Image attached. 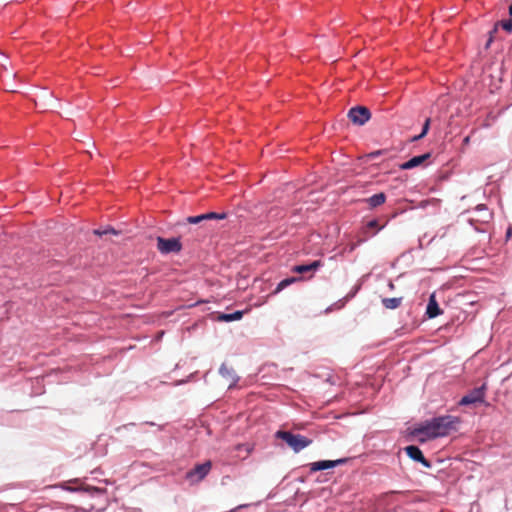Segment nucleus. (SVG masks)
<instances>
[{
    "instance_id": "nucleus-12",
    "label": "nucleus",
    "mask_w": 512,
    "mask_h": 512,
    "mask_svg": "<svg viewBox=\"0 0 512 512\" xmlns=\"http://www.w3.org/2000/svg\"><path fill=\"white\" fill-rule=\"evenodd\" d=\"M365 201L369 204L371 208H375L385 203L386 195L383 192H381L369 197Z\"/></svg>"
},
{
    "instance_id": "nucleus-23",
    "label": "nucleus",
    "mask_w": 512,
    "mask_h": 512,
    "mask_svg": "<svg viewBox=\"0 0 512 512\" xmlns=\"http://www.w3.org/2000/svg\"><path fill=\"white\" fill-rule=\"evenodd\" d=\"M496 31H497V25L495 26V28H494L492 31H490V37H489V39H488V41H487V43H486V45H485V48H486V49H488V48L490 47V45H491V43H492V41H493V34H494Z\"/></svg>"
},
{
    "instance_id": "nucleus-11",
    "label": "nucleus",
    "mask_w": 512,
    "mask_h": 512,
    "mask_svg": "<svg viewBox=\"0 0 512 512\" xmlns=\"http://www.w3.org/2000/svg\"><path fill=\"white\" fill-rule=\"evenodd\" d=\"M429 157H430L429 153H426V154H423V155H419V156H415V157L411 158L410 160H408L407 162L403 163L400 167L403 170L412 169L414 167H417V166L421 165Z\"/></svg>"
},
{
    "instance_id": "nucleus-8",
    "label": "nucleus",
    "mask_w": 512,
    "mask_h": 512,
    "mask_svg": "<svg viewBox=\"0 0 512 512\" xmlns=\"http://www.w3.org/2000/svg\"><path fill=\"white\" fill-rule=\"evenodd\" d=\"M406 454L414 461L420 462L425 467H430V463L425 459L422 451L414 445L407 446L405 448Z\"/></svg>"
},
{
    "instance_id": "nucleus-15",
    "label": "nucleus",
    "mask_w": 512,
    "mask_h": 512,
    "mask_svg": "<svg viewBox=\"0 0 512 512\" xmlns=\"http://www.w3.org/2000/svg\"><path fill=\"white\" fill-rule=\"evenodd\" d=\"M430 122H431L430 118H427L425 120L423 128H422V132L419 135L414 136L412 139L413 141H418V140L422 139L428 133L429 127H430Z\"/></svg>"
},
{
    "instance_id": "nucleus-16",
    "label": "nucleus",
    "mask_w": 512,
    "mask_h": 512,
    "mask_svg": "<svg viewBox=\"0 0 512 512\" xmlns=\"http://www.w3.org/2000/svg\"><path fill=\"white\" fill-rule=\"evenodd\" d=\"M226 213H215V212H209L204 214L205 220H212V219H225Z\"/></svg>"
},
{
    "instance_id": "nucleus-22",
    "label": "nucleus",
    "mask_w": 512,
    "mask_h": 512,
    "mask_svg": "<svg viewBox=\"0 0 512 512\" xmlns=\"http://www.w3.org/2000/svg\"><path fill=\"white\" fill-rule=\"evenodd\" d=\"M367 228H377L379 231L383 228V226H379L378 221L374 219L367 223Z\"/></svg>"
},
{
    "instance_id": "nucleus-14",
    "label": "nucleus",
    "mask_w": 512,
    "mask_h": 512,
    "mask_svg": "<svg viewBox=\"0 0 512 512\" xmlns=\"http://www.w3.org/2000/svg\"><path fill=\"white\" fill-rule=\"evenodd\" d=\"M243 314H244L243 311H235V312L229 313V314L222 313L218 316V319L221 321H225V322H231V321H235V320H240L242 318Z\"/></svg>"
},
{
    "instance_id": "nucleus-29",
    "label": "nucleus",
    "mask_w": 512,
    "mask_h": 512,
    "mask_svg": "<svg viewBox=\"0 0 512 512\" xmlns=\"http://www.w3.org/2000/svg\"><path fill=\"white\" fill-rule=\"evenodd\" d=\"M509 14H510V16H512V3L509 6Z\"/></svg>"
},
{
    "instance_id": "nucleus-4",
    "label": "nucleus",
    "mask_w": 512,
    "mask_h": 512,
    "mask_svg": "<svg viewBox=\"0 0 512 512\" xmlns=\"http://www.w3.org/2000/svg\"><path fill=\"white\" fill-rule=\"evenodd\" d=\"M157 249L163 254L178 253L182 245L178 238L157 237Z\"/></svg>"
},
{
    "instance_id": "nucleus-13",
    "label": "nucleus",
    "mask_w": 512,
    "mask_h": 512,
    "mask_svg": "<svg viewBox=\"0 0 512 512\" xmlns=\"http://www.w3.org/2000/svg\"><path fill=\"white\" fill-rule=\"evenodd\" d=\"M402 297L383 298L382 304L386 309H397L402 304Z\"/></svg>"
},
{
    "instance_id": "nucleus-17",
    "label": "nucleus",
    "mask_w": 512,
    "mask_h": 512,
    "mask_svg": "<svg viewBox=\"0 0 512 512\" xmlns=\"http://www.w3.org/2000/svg\"><path fill=\"white\" fill-rule=\"evenodd\" d=\"M204 214L198 215V216H190L186 218V221L190 224H199L202 221H204Z\"/></svg>"
},
{
    "instance_id": "nucleus-3",
    "label": "nucleus",
    "mask_w": 512,
    "mask_h": 512,
    "mask_svg": "<svg viewBox=\"0 0 512 512\" xmlns=\"http://www.w3.org/2000/svg\"><path fill=\"white\" fill-rule=\"evenodd\" d=\"M348 118L353 124L362 126L370 120L371 113L365 106H356L348 111Z\"/></svg>"
},
{
    "instance_id": "nucleus-10",
    "label": "nucleus",
    "mask_w": 512,
    "mask_h": 512,
    "mask_svg": "<svg viewBox=\"0 0 512 512\" xmlns=\"http://www.w3.org/2000/svg\"><path fill=\"white\" fill-rule=\"evenodd\" d=\"M341 463H344V460L340 459V460H336V461H331V460L317 461V462H314L311 464V471H321V470L330 469V468H333Z\"/></svg>"
},
{
    "instance_id": "nucleus-24",
    "label": "nucleus",
    "mask_w": 512,
    "mask_h": 512,
    "mask_svg": "<svg viewBox=\"0 0 512 512\" xmlns=\"http://www.w3.org/2000/svg\"><path fill=\"white\" fill-rule=\"evenodd\" d=\"M93 233H94L95 235H98V236H103V235L108 234V230H106V229H104V230H102V229H95V230L93 231Z\"/></svg>"
},
{
    "instance_id": "nucleus-28",
    "label": "nucleus",
    "mask_w": 512,
    "mask_h": 512,
    "mask_svg": "<svg viewBox=\"0 0 512 512\" xmlns=\"http://www.w3.org/2000/svg\"><path fill=\"white\" fill-rule=\"evenodd\" d=\"M224 370H226V367L224 365H222L221 368H220V372L223 373Z\"/></svg>"
},
{
    "instance_id": "nucleus-19",
    "label": "nucleus",
    "mask_w": 512,
    "mask_h": 512,
    "mask_svg": "<svg viewBox=\"0 0 512 512\" xmlns=\"http://www.w3.org/2000/svg\"><path fill=\"white\" fill-rule=\"evenodd\" d=\"M497 25H500L508 33L512 32V19L503 20L499 22Z\"/></svg>"
},
{
    "instance_id": "nucleus-21",
    "label": "nucleus",
    "mask_w": 512,
    "mask_h": 512,
    "mask_svg": "<svg viewBox=\"0 0 512 512\" xmlns=\"http://www.w3.org/2000/svg\"><path fill=\"white\" fill-rule=\"evenodd\" d=\"M276 437H277V438H281V439H283L285 442H287V443H288V431L279 430V431L276 433Z\"/></svg>"
},
{
    "instance_id": "nucleus-30",
    "label": "nucleus",
    "mask_w": 512,
    "mask_h": 512,
    "mask_svg": "<svg viewBox=\"0 0 512 512\" xmlns=\"http://www.w3.org/2000/svg\"><path fill=\"white\" fill-rule=\"evenodd\" d=\"M379 154H380V151H377V152L373 153L372 155L374 156V155H379Z\"/></svg>"
},
{
    "instance_id": "nucleus-6",
    "label": "nucleus",
    "mask_w": 512,
    "mask_h": 512,
    "mask_svg": "<svg viewBox=\"0 0 512 512\" xmlns=\"http://www.w3.org/2000/svg\"><path fill=\"white\" fill-rule=\"evenodd\" d=\"M212 464L210 461H206L202 464H198L194 467V469L190 470L187 473V478L193 481H201L211 470Z\"/></svg>"
},
{
    "instance_id": "nucleus-20",
    "label": "nucleus",
    "mask_w": 512,
    "mask_h": 512,
    "mask_svg": "<svg viewBox=\"0 0 512 512\" xmlns=\"http://www.w3.org/2000/svg\"><path fill=\"white\" fill-rule=\"evenodd\" d=\"M288 286V278H285L283 279L279 284L278 286L275 288V290L272 292V294H277L278 292H280L281 290H283L284 288H286Z\"/></svg>"
},
{
    "instance_id": "nucleus-5",
    "label": "nucleus",
    "mask_w": 512,
    "mask_h": 512,
    "mask_svg": "<svg viewBox=\"0 0 512 512\" xmlns=\"http://www.w3.org/2000/svg\"><path fill=\"white\" fill-rule=\"evenodd\" d=\"M486 384L481 385L480 387L474 388L467 395L463 396L460 400L459 404L463 406L475 404V403H483L485 399L486 393Z\"/></svg>"
},
{
    "instance_id": "nucleus-2",
    "label": "nucleus",
    "mask_w": 512,
    "mask_h": 512,
    "mask_svg": "<svg viewBox=\"0 0 512 512\" xmlns=\"http://www.w3.org/2000/svg\"><path fill=\"white\" fill-rule=\"evenodd\" d=\"M322 265L321 261L316 260L309 264L295 265L290 271L301 276H290V284L300 281L311 279L316 270Z\"/></svg>"
},
{
    "instance_id": "nucleus-18",
    "label": "nucleus",
    "mask_w": 512,
    "mask_h": 512,
    "mask_svg": "<svg viewBox=\"0 0 512 512\" xmlns=\"http://www.w3.org/2000/svg\"><path fill=\"white\" fill-rule=\"evenodd\" d=\"M65 489L68 490V491H71V492L78 491V490H84V491H88V492H91V491H93V492H100V489H98L96 487H88V486L87 487H81V488H73V487L67 486V487H65Z\"/></svg>"
},
{
    "instance_id": "nucleus-7",
    "label": "nucleus",
    "mask_w": 512,
    "mask_h": 512,
    "mask_svg": "<svg viewBox=\"0 0 512 512\" xmlns=\"http://www.w3.org/2000/svg\"><path fill=\"white\" fill-rule=\"evenodd\" d=\"M311 443H312L311 439H309L305 436H302L299 434H294V433L290 432V448H292L295 452L301 451L302 449H304Z\"/></svg>"
},
{
    "instance_id": "nucleus-27",
    "label": "nucleus",
    "mask_w": 512,
    "mask_h": 512,
    "mask_svg": "<svg viewBox=\"0 0 512 512\" xmlns=\"http://www.w3.org/2000/svg\"><path fill=\"white\" fill-rule=\"evenodd\" d=\"M388 286H389V288H390L391 290H393V289H394V287H395V286H394V284H393V282H389Z\"/></svg>"
},
{
    "instance_id": "nucleus-26",
    "label": "nucleus",
    "mask_w": 512,
    "mask_h": 512,
    "mask_svg": "<svg viewBox=\"0 0 512 512\" xmlns=\"http://www.w3.org/2000/svg\"><path fill=\"white\" fill-rule=\"evenodd\" d=\"M470 142V136L464 138V143L468 144Z\"/></svg>"
},
{
    "instance_id": "nucleus-1",
    "label": "nucleus",
    "mask_w": 512,
    "mask_h": 512,
    "mask_svg": "<svg viewBox=\"0 0 512 512\" xmlns=\"http://www.w3.org/2000/svg\"><path fill=\"white\" fill-rule=\"evenodd\" d=\"M460 418L452 415H443L427 420L414 428L415 436L422 435L420 442L446 437L458 430Z\"/></svg>"
},
{
    "instance_id": "nucleus-9",
    "label": "nucleus",
    "mask_w": 512,
    "mask_h": 512,
    "mask_svg": "<svg viewBox=\"0 0 512 512\" xmlns=\"http://www.w3.org/2000/svg\"><path fill=\"white\" fill-rule=\"evenodd\" d=\"M426 314L429 318H435L442 314V310L437 303L435 294H431L429 297Z\"/></svg>"
},
{
    "instance_id": "nucleus-25",
    "label": "nucleus",
    "mask_w": 512,
    "mask_h": 512,
    "mask_svg": "<svg viewBox=\"0 0 512 512\" xmlns=\"http://www.w3.org/2000/svg\"><path fill=\"white\" fill-rule=\"evenodd\" d=\"M107 230H108V234H109V233H110V234H114V235H117V234H118V232H117L115 229H113V228H109V229H107Z\"/></svg>"
}]
</instances>
